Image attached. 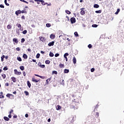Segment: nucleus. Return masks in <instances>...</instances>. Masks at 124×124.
<instances>
[{
    "label": "nucleus",
    "instance_id": "obj_1",
    "mask_svg": "<svg viewBox=\"0 0 124 124\" xmlns=\"http://www.w3.org/2000/svg\"><path fill=\"white\" fill-rule=\"evenodd\" d=\"M14 73L16 75H21V74H22V73L21 72H18V71H17V69L14 70Z\"/></svg>",
    "mask_w": 124,
    "mask_h": 124
},
{
    "label": "nucleus",
    "instance_id": "obj_2",
    "mask_svg": "<svg viewBox=\"0 0 124 124\" xmlns=\"http://www.w3.org/2000/svg\"><path fill=\"white\" fill-rule=\"evenodd\" d=\"M71 24H74V23L76 22V19L75 17H71L70 19Z\"/></svg>",
    "mask_w": 124,
    "mask_h": 124
},
{
    "label": "nucleus",
    "instance_id": "obj_3",
    "mask_svg": "<svg viewBox=\"0 0 124 124\" xmlns=\"http://www.w3.org/2000/svg\"><path fill=\"white\" fill-rule=\"evenodd\" d=\"M74 104H75V102H73L70 105L71 109H75V108H76V107H75V106H74Z\"/></svg>",
    "mask_w": 124,
    "mask_h": 124
},
{
    "label": "nucleus",
    "instance_id": "obj_4",
    "mask_svg": "<svg viewBox=\"0 0 124 124\" xmlns=\"http://www.w3.org/2000/svg\"><path fill=\"white\" fill-rule=\"evenodd\" d=\"M84 9H85V8H82L81 9H80V14L81 15H84V14L86 13V12H85V11H84Z\"/></svg>",
    "mask_w": 124,
    "mask_h": 124
},
{
    "label": "nucleus",
    "instance_id": "obj_5",
    "mask_svg": "<svg viewBox=\"0 0 124 124\" xmlns=\"http://www.w3.org/2000/svg\"><path fill=\"white\" fill-rule=\"evenodd\" d=\"M67 56H69V54H68V53H65L63 55L64 59H65L66 60V62H67L68 61L67 57Z\"/></svg>",
    "mask_w": 124,
    "mask_h": 124
},
{
    "label": "nucleus",
    "instance_id": "obj_6",
    "mask_svg": "<svg viewBox=\"0 0 124 124\" xmlns=\"http://www.w3.org/2000/svg\"><path fill=\"white\" fill-rule=\"evenodd\" d=\"M55 44L54 41L48 43V46H49V47H51V46H54V44Z\"/></svg>",
    "mask_w": 124,
    "mask_h": 124
},
{
    "label": "nucleus",
    "instance_id": "obj_7",
    "mask_svg": "<svg viewBox=\"0 0 124 124\" xmlns=\"http://www.w3.org/2000/svg\"><path fill=\"white\" fill-rule=\"evenodd\" d=\"M16 15L18 16V15H19V14H21L22 13V11H20V10H18L16 11Z\"/></svg>",
    "mask_w": 124,
    "mask_h": 124
},
{
    "label": "nucleus",
    "instance_id": "obj_8",
    "mask_svg": "<svg viewBox=\"0 0 124 124\" xmlns=\"http://www.w3.org/2000/svg\"><path fill=\"white\" fill-rule=\"evenodd\" d=\"M73 62L74 64H75L76 63L77 60H76V58H75V57H73Z\"/></svg>",
    "mask_w": 124,
    "mask_h": 124
},
{
    "label": "nucleus",
    "instance_id": "obj_9",
    "mask_svg": "<svg viewBox=\"0 0 124 124\" xmlns=\"http://www.w3.org/2000/svg\"><path fill=\"white\" fill-rule=\"evenodd\" d=\"M40 40L41 41H42L43 42L44 41H45V38L44 37H39Z\"/></svg>",
    "mask_w": 124,
    "mask_h": 124
},
{
    "label": "nucleus",
    "instance_id": "obj_10",
    "mask_svg": "<svg viewBox=\"0 0 124 124\" xmlns=\"http://www.w3.org/2000/svg\"><path fill=\"white\" fill-rule=\"evenodd\" d=\"M56 110H61V109L62 108V107L60 105H58L56 106Z\"/></svg>",
    "mask_w": 124,
    "mask_h": 124
},
{
    "label": "nucleus",
    "instance_id": "obj_11",
    "mask_svg": "<svg viewBox=\"0 0 124 124\" xmlns=\"http://www.w3.org/2000/svg\"><path fill=\"white\" fill-rule=\"evenodd\" d=\"M94 8H99V5L97 4H94L93 5Z\"/></svg>",
    "mask_w": 124,
    "mask_h": 124
},
{
    "label": "nucleus",
    "instance_id": "obj_12",
    "mask_svg": "<svg viewBox=\"0 0 124 124\" xmlns=\"http://www.w3.org/2000/svg\"><path fill=\"white\" fill-rule=\"evenodd\" d=\"M11 79L12 81H13L14 83H16V78L15 77H12Z\"/></svg>",
    "mask_w": 124,
    "mask_h": 124
},
{
    "label": "nucleus",
    "instance_id": "obj_13",
    "mask_svg": "<svg viewBox=\"0 0 124 124\" xmlns=\"http://www.w3.org/2000/svg\"><path fill=\"white\" fill-rule=\"evenodd\" d=\"M27 85L28 86L29 88L31 87V82H30V81H27Z\"/></svg>",
    "mask_w": 124,
    "mask_h": 124
},
{
    "label": "nucleus",
    "instance_id": "obj_14",
    "mask_svg": "<svg viewBox=\"0 0 124 124\" xmlns=\"http://www.w3.org/2000/svg\"><path fill=\"white\" fill-rule=\"evenodd\" d=\"M3 119L5 121H6L7 122H8V121H9V118L6 116H4L3 117Z\"/></svg>",
    "mask_w": 124,
    "mask_h": 124
},
{
    "label": "nucleus",
    "instance_id": "obj_15",
    "mask_svg": "<svg viewBox=\"0 0 124 124\" xmlns=\"http://www.w3.org/2000/svg\"><path fill=\"white\" fill-rule=\"evenodd\" d=\"M32 82H35V83H38V80H36L35 78H32Z\"/></svg>",
    "mask_w": 124,
    "mask_h": 124
},
{
    "label": "nucleus",
    "instance_id": "obj_16",
    "mask_svg": "<svg viewBox=\"0 0 124 124\" xmlns=\"http://www.w3.org/2000/svg\"><path fill=\"white\" fill-rule=\"evenodd\" d=\"M7 97H9V98H10V96H13V94H10V93H7L6 94Z\"/></svg>",
    "mask_w": 124,
    "mask_h": 124
},
{
    "label": "nucleus",
    "instance_id": "obj_17",
    "mask_svg": "<svg viewBox=\"0 0 124 124\" xmlns=\"http://www.w3.org/2000/svg\"><path fill=\"white\" fill-rule=\"evenodd\" d=\"M50 38H51V39H54V38H55V35L51 34L50 35Z\"/></svg>",
    "mask_w": 124,
    "mask_h": 124
},
{
    "label": "nucleus",
    "instance_id": "obj_18",
    "mask_svg": "<svg viewBox=\"0 0 124 124\" xmlns=\"http://www.w3.org/2000/svg\"><path fill=\"white\" fill-rule=\"evenodd\" d=\"M13 41L14 42H15V43H18V39H16V38H14L13 39Z\"/></svg>",
    "mask_w": 124,
    "mask_h": 124
},
{
    "label": "nucleus",
    "instance_id": "obj_19",
    "mask_svg": "<svg viewBox=\"0 0 124 124\" xmlns=\"http://www.w3.org/2000/svg\"><path fill=\"white\" fill-rule=\"evenodd\" d=\"M23 58L24 59H28V55H27V54H24L23 55Z\"/></svg>",
    "mask_w": 124,
    "mask_h": 124
},
{
    "label": "nucleus",
    "instance_id": "obj_20",
    "mask_svg": "<svg viewBox=\"0 0 124 124\" xmlns=\"http://www.w3.org/2000/svg\"><path fill=\"white\" fill-rule=\"evenodd\" d=\"M59 66L61 68H63L64 67V64L60 63Z\"/></svg>",
    "mask_w": 124,
    "mask_h": 124
},
{
    "label": "nucleus",
    "instance_id": "obj_21",
    "mask_svg": "<svg viewBox=\"0 0 124 124\" xmlns=\"http://www.w3.org/2000/svg\"><path fill=\"white\" fill-rule=\"evenodd\" d=\"M20 70H22V71H23V70H24V69H25V67H24V66H20L19 67Z\"/></svg>",
    "mask_w": 124,
    "mask_h": 124
},
{
    "label": "nucleus",
    "instance_id": "obj_22",
    "mask_svg": "<svg viewBox=\"0 0 124 124\" xmlns=\"http://www.w3.org/2000/svg\"><path fill=\"white\" fill-rule=\"evenodd\" d=\"M120 9H117L116 12H115V14H116V15H118V14H119V12H120Z\"/></svg>",
    "mask_w": 124,
    "mask_h": 124
},
{
    "label": "nucleus",
    "instance_id": "obj_23",
    "mask_svg": "<svg viewBox=\"0 0 124 124\" xmlns=\"http://www.w3.org/2000/svg\"><path fill=\"white\" fill-rule=\"evenodd\" d=\"M4 3L7 5V6H9V4L7 3V0H4Z\"/></svg>",
    "mask_w": 124,
    "mask_h": 124
},
{
    "label": "nucleus",
    "instance_id": "obj_24",
    "mask_svg": "<svg viewBox=\"0 0 124 124\" xmlns=\"http://www.w3.org/2000/svg\"><path fill=\"white\" fill-rule=\"evenodd\" d=\"M68 72H69V70L66 69H64V73H68Z\"/></svg>",
    "mask_w": 124,
    "mask_h": 124
},
{
    "label": "nucleus",
    "instance_id": "obj_25",
    "mask_svg": "<svg viewBox=\"0 0 124 124\" xmlns=\"http://www.w3.org/2000/svg\"><path fill=\"white\" fill-rule=\"evenodd\" d=\"M74 34L76 37H77L78 36H79V35L78 34V32L77 31L75 32Z\"/></svg>",
    "mask_w": 124,
    "mask_h": 124
},
{
    "label": "nucleus",
    "instance_id": "obj_26",
    "mask_svg": "<svg viewBox=\"0 0 124 124\" xmlns=\"http://www.w3.org/2000/svg\"><path fill=\"white\" fill-rule=\"evenodd\" d=\"M46 27L47 28H50V27H51V24H50V23H46Z\"/></svg>",
    "mask_w": 124,
    "mask_h": 124
},
{
    "label": "nucleus",
    "instance_id": "obj_27",
    "mask_svg": "<svg viewBox=\"0 0 124 124\" xmlns=\"http://www.w3.org/2000/svg\"><path fill=\"white\" fill-rule=\"evenodd\" d=\"M17 60L18 61V62H22V58H21L20 57H17Z\"/></svg>",
    "mask_w": 124,
    "mask_h": 124
},
{
    "label": "nucleus",
    "instance_id": "obj_28",
    "mask_svg": "<svg viewBox=\"0 0 124 124\" xmlns=\"http://www.w3.org/2000/svg\"><path fill=\"white\" fill-rule=\"evenodd\" d=\"M65 13H66V14H68L69 15L71 14V12H70V11L68 10L65 11Z\"/></svg>",
    "mask_w": 124,
    "mask_h": 124
},
{
    "label": "nucleus",
    "instance_id": "obj_29",
    "mask_svg": "<svg viewBox=\"0 0 124 124\" xmlns=\"http://www.w3.org/2000/svg\"><path fill=\"white\" fill-rule=\"evenodd\" d=\"M45 63H46V64H49L50 63V61L49 60H46L45 61Z\"/></svg>",
    "mask_w": 124,
    "mask_h": 124
},
{
    "label": "nucleus",
    "instance_id": "obj_30",
    "mask_svg": "<svg viewBox=\"0 0 124 124\" xmlns=\"http://www.w3.org/2000/svg\"><path fill=\"white\" fill-rule=\"evenodd\" d=\"M27 32H28V31L27 30H24L22 31L23 34H27Z\"/></svg>",
    "mask_w": 124,
    "mask_h": 124
},
{
    "label": "nucleus",
    "instance_id": "obj_31",
    "mask_svg": "<svg viewBox=\"0 0 124 124\" xmlns=\"http://www.w3.org/2000/svg\"><path fill=\"white\" fill-rule=\"evenodd\" d=\"M40 57V54L39 53L37 54L36 56V59H39Z\"/></svg>",
    "mask_w": 124,
    "mask_h": 124
},
{
    "label": "nucleus",
    "instance_id": "obj_32",
    "mask_svg": "<svg viewBox=\"0 0 124 124\" xmlns=\"http://www.w3.org/2000/svg\"><path fill=\"white\" fill-rule=\"evenodd\" d=\"M8 30H10V29H11V28H12V26H11V25H8L7 27Z\"/></svg>",
    "mask_w": 124,
    "mask_h": 124
},
{
    "label": "nucleus",
    "instance_id": "obj_33",
    "mask_svg": "<svg viewBox=\"0 0 124 124\" xmlns=\"http://www.w3.org/2000/svg\"><path fill=\"white\" fill-rule=\"evenodd\" d=\"M1 76L3 78V79H5V78H6V75L5 74L1 75Z\"/></svg>",
    "mask_w": 124,
    "mask_h": 124
},
{
    "label": "nucleus",
    "instance_id": "obj_34",
    "mask_svg": "<svg viewBox=\"0 0 124 124\" xmlns=\"http://www.w3.org/2000/svg\"><path fill=\"white\" fill-rule=\"evenodd\" d=\"M54 56V53H53L52 52H50L49 53V57H53Z\"/></svg>",
    "mask_w": 124,
    "mask_h": 124
},
{
    "label": "nucleus",
    "instance_id": "obj_35",
    "mask_svg": "<svg viewBox=\"0 0 124 124\" xmlns=\"http://www.w3.org/2000/svg\"><path fill=\"white\" fill-rule=\"evenodd\" d=\"M5 58V56L2 55V56L1 57V62H3V59Z\"/></svg>",
    "mask_w": 124,
    "mask_h": 124
},
{
    "label": "nucleus",
    "instance_id": "obj_36",
    "mask_svg": "<svg viewBox=\"0 0 124 124\" xmlns=\"http://www.w3.org/2000/svg\"><path fill=\"white\" fill-rule=\"evenodd\" d=\"M97 27H98V25H96V24H93V25H92V27L93 28H97Z\"/></svg>",
    "mask_w": 124,
    "mask_h": 124
},
{
    "label": "nucleus",
    "instance_id": "obj_37",
    "mask_svg": "<svg viewBox=\"0 0 124 124\" xmlns=\"http://www.w3.org/2000/svg\"><path fill=\"white\" fill-rule=\"evenodd\" d=\"M50 80H51V78H48L46 79V84H49V82H50Z\"/></svg>",
    "mask_w": 124,
    "mask_h": 124
},
{
    "label": "nucleus",
    "instance_id": "obj_38",
    "mask_svg": "<svg viewBox=\"0 0 124 124\" xmlns=\"http://www.w3.org/2000/svg\"><path fill=\"white\" fill-rule=\"evenodd\" d=\"M52 73H53V74L57 75V74H58V72H57V71H53Z\"/></svg>",
    "mask_w": 124,
    "mask_h": 124
},
{
    "label": "nucleus",
    "instance_id": "obj_39",
    "mask_svg": "<svg viewBox=\"0 0 124 124\" xmlns=\"http://www.w3.org/2000/svg\"><path fill=\"white\" fill-rule=\"evenodd\" d=\"M95 12L97 14L101 13V10L96 11Z\"/></svg>",
    "mask_w": 124,
    "mask_h": 124
},
{
    "label": "nucleus",
    "instance_id": "obj_40",
    "mask_svg": "<svg viewBox=\"0 0 124 124\" xmlns=\"http://www.w3.org/2000/svg\"><path fill=\"white\" fill-rule=\"evenodd\" d=\"M3 70L4 71H6V70H7L8 69V68H7V67H6V66H5V67H4V68H3Z\"/></svg>",
    "mask_w": 124,
    "mask_h": 124
},
{
    "label": "nucleus",
    "instance_id": "obj_41",
    "mask_svg": "<svg viewBox=\"0 0 124 124\" xmlns=\"http://www.w3.org/2000/svg\"><path fill=\"white\" fill-rule=\"evenodd\" d=\"M39 66H40L41 67V68H44V67H45V65H44V64L40 65Z\"/></svg>",
    "mask_w": 124,
    "mask_h": 124
},
{
    "label": "nucleus",
    "instance_id": "obj_42",
    "mask_svg": "<svg viewBox=\"0 0 124 124\" xmlns=\"http://www.w3.org/2000/svg\"><path fill=\"white\" fill-rule=\"evenodd\" d=\"M16 32L17 34H18V35L20 34V31H19V30H16Z\"/></svg>",
    "mask_w": 124,
    "mask_h": 124
},
{
    "label": "nucleus",
    "instance_id": "obj_43",
    "mask_svg": "<svg viewBox=\"0 0 124 124\" xmlns=\"http://www.w3.org/2000/svg\"><path fill=\"white\" fill-rule=\"evenodd\" d=\"M25 38H22L21 39V43H24V42H25Z\"/></svg>",
    "mask_w": 124,
    "mask_h": 124
},
{
    "label": "nucleus",
    "instance_id": "obj_44",
    "mask_svg": "<svg viewBox=\"0 0 124 124\" xmlns=\"http://www.w3.org/2000/svg\"><path fill=\"white\" fill-rule=\"evenodd\" d=\"M16 26L18 27V28H19L20 29L21 27H22V26L20 24H17Z\"/></svg>",
    "mask_w": 124,
    "mask_h": 124
},
{
    "label": "nucleus",
    "instance_id": "obj_45",
    "mask_svg": "<svg viewBox=\"0 0 124 124\" xmlns=\"http://www.w3.org/2000/svg\"><path fill=\"white\" fill-rule=\"evenodd\" d=\"M88 48H89V49H91V48H92V47H93V46L91 44H89L88 46Z\"/></svg>",
    "mask_w": 124,
    "mask_h": 124
},
{
    "label": "nucleus",
    "instance_id": "obj_46",
    "mask_svg": "<svg viewBox=\"0 0 124 124\" xmlns=\"http://www.w3.org/2000/svg\"><path fill=\"white\" fill-rule=\"evenodd\" d=\"M24 93H25L26 95H29V93L28 91H25Z\"/></svg>",
    "mask_w": 124,
    "mask_h": 124
},
{
    "label": "nucleus",
    "instance_id": "obj_47",
    "mask_svg": "<svg viewBox=\"0 0 124 124\" xmlns=\"http://www.w3.org/2000/svg\"><path fill=\"white\" fill-rule=\"evenodd\" d=\"M60 56V54L59 53H56L55 55V57L57 58V57H59Z\"/></svg>",
    "mask_w": 124,
    "mask_h": 124
},
{
    "label": "nucleus",
    "instance_id": "obj_48",
    "mask_svg": "<svg viewBox=\"0 0 124 124\" xmlns=\"http://www.w3.org/2000/svg\"><path fill=\"white\" fill-rule=\"evenodd\" d=\"M0 8H4V6L2 4L0 5Z\"/></svg>",
    "mask_w": 124,
    "mask_h": 124
},
{
    "label": "nucleus",
    "instance_id": "obj_49",
    "mask_svg": "<svg viewBox=\"0 0 124 124\" xmlns=\"http://www.w3.org/2000/svg\"><path fill=\"white\" fill-rule=\"evenodd\" d=\"M39 2H42V3H44V0H39Z\"/></svg>",
    "mask_w": 124,
    "mask_h": 124
},
{
    "label": "nucleus",
    "instance_id": "obj_50",
    "mask_svg": "<svg viewBox=\"0 0 124 124\" xmlns=\"http://www.w3.org/2000/svg\"><path fill=\"white\" fill-rule=\"evenodd\" d=\"M63 79L62 80V82L61 83V85H62V86H64V82H63Z\"/></svg>",
    "mask_w": 124,
    "mask_h": 124
},
{
    "label": "nucleus",
    "instance_id": "obj_51",
    "mask_svg": "<svg viewBox=\"0 0 124 124\" xmlns=\"http://www.w3.org/2000/svg\"><path fill=\"white\" fill-rule=\"evenodd\" d=\"M91 72H93L94 71V68H92L91 69Z\"/></svg>",
    "mask_w": 124,
    "mask_h": 124
},
{
    "label": "nucleus",
    "instance_id": "obj_52",
    "mask_svg": "<svg viewBox=\"0 0 124 124\" xmlns=\"http://www.w3.org/2000/svg\"><path fill=\"white\" fill-rule=\"evenodd\" d=\"M40 78H41V79H45V77L40 76Z\"/></svg>",
    "mask_w": 124,
    "mask_h": 124
},
{
    "label": "nucleus",
    "instance_id": "obj_53",
    "mask_svg": "<svg viewBox=\"0 0 124 124\" xmlns=\"http://www.w3.org/2000/svg\"><path fill=\"white\" fill-rule=\"evenodd\" d=\"M0 98H4V96L3 95H0Z\"/></svg>",
    "mask_w": 124,
    "mask_h": 124
},
{
    "label": "nucleus",
    "instance_id": "obj_54",
    "mask_svg": "<svg viewBox=\"0 0 124 124\" xmlns=\"http://www.w3.org/2000/svg\"><path fill=\"white\" fill-rule=\"evenodd\" d=\"M32 62H36V63H37V62H36V60L34 59H32Z\"/></svg>",
    "mask_w": 124,
    "mask_h": 124
},
{
    "label": "nucleus",
    "instance_id": "obj_55",
    "mask_svg": "<svg viewBox=\"0 0 124 124\" xmlns=\"http://www.w3.org/2000/svg\"><path fill=\"white\" fill-rule=\"evenodd\" d=\"M5 86L6 87H8V86H9V83H8V82H7L5 83Z\"/></svg>",
    "mask_w": 124,
    "mask_h": 124
},
{
    "label": "nucleus",
    "instance_id": "obj_56",
    "mask_svg": "<svg viewBox=\"0 0 124 124\" xmlns=\"http://www.w3.org/2000/svg\"><path fill=\"white\" fill-rule=\"evenodd\" d=\"M23 76H26V72H23Z\"/></svg>",
    "mask_w": 124,
    "mask_h": 124
},
{
    "label": "nucleus",
    "instance_id": "obj_57",
    "mask_svg": "<svg viewBox=\"0 0 124 124\" xmlns=\"http://www.w3.org/2000/svg\"><path fill=\"white\" fill-rule=\"evenodd\" d=\"M25 118H29V114H25Z\"/></svg>",
    "mask_w": 124,
    "mask_h": 124
},
{
    "label": "nucleus",
    "instance_id": "obj_58",
    "mask_svg": "<svg viewBox=\"0 0 124 124\" xmlns=\"http://www.w3.org/2000/svg\"><path fill=\"white\" fill-rule=\"evenodd\" d=\"M34 75H35V76H36L37 77H39V78H40V76H39V75L35 74Z\"/></svg>",
    "mask_w": 124,
    "mask_h": 124
},
{
    "label": "nucleus",
    "instance_id": "obj_59",
    "mask_svg": "<svg viewBox=\"0 0 124 124\" xmlns=\"http://www.w3.org/2000/svg\"><path fill=\"white\" fill-rule=\"evenodd\" d=\"M16 51H20V48L19 47H17L16 48Z\"/></svg>",
    "mask_w": 124,
    "mask_h": 124
},
{
    "label": "nucleus",
    "instance_id": "obj_60",
    "mask_svg": "<svg viewBox=\"0 0 124 124\" xmlns=\"http://www.w3.org/2000/svg\"><path fill=\"white\" fill-rule=\"evenodd\" d=\"M96 115L97 116V117L99 116V113L98 112H96Z\"/></svg>",
    "mask_w": 124,
    "mask_h": 124
},
{
    "label": "nucleus",
    "instance_id": "obj_61",
    "mask_svg": "<svg viewBox=\"0 0 124 124\" xmlns=\"http://www.w3.org/2000/svg\"><path fill=\"white\" fill-rule=\"evenodd\" d=\"M47 122H48V123H50V122H51V119L49 118V119L47 120Z\"/></svg>",
    "mask_w": 124,
    "mask_h": 124
},
{
    "label": "nucleus",
    "instance_id": "obj_62",
    "mask_svg": "<svg viewBox=\"0 0 124 124\" xmlns=\"http://www.w3.org/2000/svg\"><path fill=\"white\" fill-rule=\"evenodd\" d=\"M8 117H9V119H11V117H12L11 114H10L8 115Z\"/></svg>",
    "mask_w": 124,
    "mask_h": 124
},
{
    "label": "nucleus",
    "instance_id": "obj_63",
    "mask_svg": "<svg viewBox=\"0 0 124 124\" xmlns=\"http://www.w3.org/2000/svg\"><path fill=\"white\" fill-rule=\"evenodd\" d=\"M13 118H14V119H16L17 116H16V115H14V116H13Z\"/></svg>",
    "mask_w": 124,
    "mask_h": 124
},
{
    "label": "nucleus",
    "instance_id": "obj_64",
    "mask_svg": "<svg viewBox=\"0 0 124 124\" xmlns=\"http://www.w3.org/2000/svg\"><path fill=\"white\" fill-rule=\"evenodd\" d=\"M13 112V109H11V111H10V114H11V113H12Z\"/></svg>",
    "mask_w": 124,
    "mask_h": 124
}]
</instances>
